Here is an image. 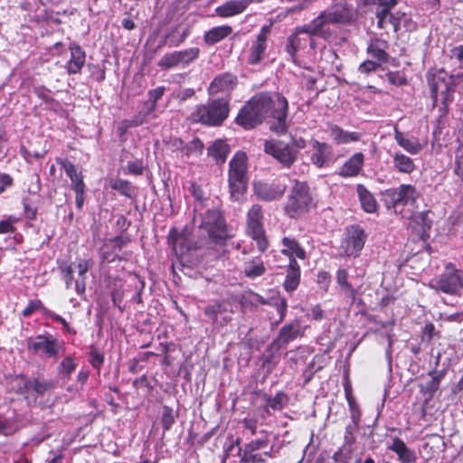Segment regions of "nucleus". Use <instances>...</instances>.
I'll return each instance as SVG.
<instances>
[{
  "mask_svg": "<svg viewBox=\"0 0 463 463\" xmlns=\"http://www.w3.org/2000/svg\"><path fill=\"white\" fill-rule=\"evenodd\" d=\"M109 184L113 190L119 192L127 197H131V185L128 181L118 178L110 179Z\"/></svg>",
  "mask_w": 463,
  "mask_h": 463,
  "instance_id": "obj_44",
  "label": "nucleus"
},
{
  "mask_svg": "<svg viewBox=\"0 0 463 463\" xmlns=\"http://www.w3.org/2000/svg\"><path fill=\"white\" fill-rule=\"evenodd\" d=\"M235 122L245 129H251L260 124L262 120L255 113L253 108L250 106V102L248 101L240 110L235 118Z\"/></svg>",
  "mask_w": 463,
  "mask_h": 463,
  "instance_id": "obj_27",
  "label": "nucleus"
},
{
  "mask_svg": "<svg viewBox=\"0 0 463 463\" xmlns=\"http://www.w3.org/2000/svg\"><path fill=\"white\" fill-rule=\"evenodd\" d=\"M378 64L373 61L367 60L360 64L358 71L361 73L368 74L376 70Z\"/></svg>",
  "mask_w": 463,
  "mask_h": 463,
  "instance_id": "obj_57",
  "label": "nucleus"
},
{
  "mask_svg": "<svg viewBox=\"0 0 463 463\" xmlns=\"http://www.w3.org/2000/svg\"><path fill=\"white\" fill-rule=\"evenodd\" d=\"M92 264L93 263L90 260H80L77 264L78 274H79L80 279H78L75 282V291L79 295H81L85 292V288H86L85 275L88 272V270L90 269Z\"/></svg>",
  "mask_w": 463,
  "mask_h": 463,
  "instance_id": "obj_39",
  "label": "nucleus"
},
{
  "mask_svg": "<svg viewBox=\"0 0 463 463\" xmlns=\"http://www.w3.org/2000/svg\"><path fill=\"white\" fill-rule=\"evenodd\" d=\"M243 270L248 278L255 279L263 275L266 269L260 258H254L244 262Z\"/></svg>",
  "mask_w": 463,
  "mask_h": 463,
  "instance_id": "obj_38",
  "label": "nucleus"
},
{
  "mask_svg": "<svg viewBox=\"0 0 463 463\" xmlns=\"http://www.w3.org/2000/svg\"><path fill=\"white\" fill-rule=\"evenodd\" d=\"M324 311L319 305L314 306L310 309V316L315 320H320L323 318Z\"/></svg>",
  "mask_w": 463,
  "mask_h": 463,
  "instance_id": "obj_60",
  "label": "nucleus"
},
{
  "mask_svg": "<svg viewBox=\"0 0 463 463\" xmlns=\"http://www.w3.org/2000/svg\"><path fill=\"white\" fill-rule=\"evenodd\" d=\"M365 242V234L363 229L353 226L347 230L346 236L342 241L341 250L347 257L359 256Z\"/></svg>",
  "mask_w": 463,
  "mask_h": 463,
  "instance_id": "obj_15",
  "label": "nucleus"
},
{
  "mask_svg": "<svg viewBox=\"0 0 463 463\" xmlns=\"http://www.w3.org/2000/svg\"><path fill=\"white\" fill-rule=\"evenodd\" d=\"M353 19V9L347 1L335 2L331 6L311 21L313 31H319L323 33V38L327 39L329 32L326 29L328 24H347Z\"/></svg>",
  "mask_w": 463,
  "mask_h": 463,
  "instance_id": "obj_4",
  "label": "nucleus"
},
{
  "mask_svg": "<svg viewBox=\"0 0 463 463\" xmlns=\"http://www.w3.org/2000/svg\"><path fill=\"white\" fill-rule=\"evenodd\" d=\"M76 367L77 364L73 359L71 356H67L60 364L58 371L61 374L70 376Z\"/></svg>",
  "mask_w": 463,
  "mask_h": 463,
  "instance_id": "obj_47",
  "label": "nucleus"
},
{
  "mask_svg": "<svg viewBox=\"0 0 463 463\" xmlns=\"http://www.w3.org/2000/svg\"><path fill=\"white\" fill-rule=\"evenodd\" d=\"M281 253L289 259V262L296 259L305 260L306 250L293 237H284L281 241Z\"/></svg>",
  "mask_w": 463,
  "mask_h": 463,
  "instance_id": "obj_28",
  "label": "nucleus"
},
{
  "mask_svg": "<svg viewBox=\"0 0 463 463\" xmlns=\"http://www.w3.org/2000/svg\"><path fill=\"white\" fill-rule=\"evenodd\" d=\"M237 77L232 73L217 75L210 83L208 94L212 96L218 93H231L237 86Z\"/></svg>",
  "mask_w": 463,
  "mask_h": 463,
  "instance_id": "obj_20",
  "label": "nucleus"
},
{
  "mask_svg": "<svg viewBox=\"0 0 463 463\" xmlns=\"http://www.w3.org/2000/svg\"><path fill=\"white\" fill-rule=\"evenodd\" d=\"M75 203L78 209H81L85 201V190L75 192Z\"/></svg>",
  "mask_w": 463,
  "mask_h": 463,
  "instance_id": "obj_62",
  "label": "nucleus"
},
{
  "mask_svg": "<svg viewBox=\"0 0 463 463\" xmlns=\"http://www.w3.org/2000/svg\"><path fill=\"white\" fill-rule=\"evenodd\" d=\"M394 139L397 144L410 155L420 154L425 145L415 137H408L397 128H394Z\"/></svg>",
  "mask_w": 463,
  "mask_h": 463,
  "instance_id": "obj_26",
  "label": "nucleus"
},
{
  "mask_svg": "<svg viewBox=\"0 0 463 463\" xmlns=\"http://www.w3.org/2000/svg\"><path fill=\"white\" fill-rule=\"evenodd\" d=\"M429 287L437 291L455 295L458 291L456 277V269L452 264H448L444 272L438 278L431 279Z\"/></svg>",
  "mask_w": 463,
  "mask_h": 463,
  "instance_id": "obj_16",
  "label": "nucleus"
},
{
  "mask_svg": "<svg viewBox=\"0 0 463 463\" xmlns=\"http://www.w3.org/2000/svg\"><path fill=\"white\" fill-rule=\"evenodd\" d=\"M387 449L397 455L400 463H415L418 459L416 451L410 449L398 437L392 439V442L387 446Z\"/></svg>",
  "mask_w": 463,
  "mask_h": 463,
  "instance_id": "obj_22",
  "label": "nucleus"
},
{
  "mask_svg": "<svg viewBox=\"0 0 463 463\" xmlns=\"http://www.w3.org/2000/svg\"><path fill=\"white\" fill-rule=\"evenodd\" d=\"M165 93V87H157L155 90H152L148 92L149 99L153 103V109L156 107V103L158 99L162 98Z\"/></svg>",
  "mask_w": 463,
  "mask_h": 463,
  "instance_id": "obj_58",
  "label": "nucleus"
},
{
  "mask_svg": "<svg viewBox=\"0 0 463 463\" xmlns=\"http://www.w3.org/2000/svg\"><path fill=\"white\" fill-rule=\"evenodd\" d=\"M300 267L298 264L297 260H292L289 262L287 275L284 281V288L290 292L297 289L299 281H300Z\"/></svg>",
  "mask_w": 463,
  "mask_h": 463,
  "instance_id": "obj_36",
  "label": "nucleus"
},
{
  "mask_svg": "<svg viewBox=\"0 0 463 463\" xmlns=\"http://www.w3.org/2000/svg\"><path fill=\"white\" fill-rule=\"evenodd\" d=\"M255 113L263 121L267 118H272L276 121L270 126V129L278 134L287 131L288 100L279 93H259L250 100Z\"/></svg>",
  "mask_w": 463,
  "mask_h": 463,
  "instance_id": "obj_1",
  "label": "nucleus"
},
{
  "mask_svg": "<svg viewBox=\"0 0 463 463\" xmlns=\"http://www.w3.org/2000/svg\"><path fill=\"white\" fill-rule=\"evenodd\" d=\"M43 307L40 300L30 301L28 306L23 310V316L25 317H30L35 310Z\"/></svg>",
  "mask_w": 463,
  "mask_h": 463,
  "instance_id": "obj_56",
  "label": "nucleus"
},
{
  "mask_svg": "<svg viewBox=\"0 0 463 463\" xmlns=\"http://www.w3.org/2000/svg\"><path fill=\"white\" fill-rule=\"evenodd\" d=\"M26 387L33 389L37 393H43L45 391L52 388L53 384L51 382H43L38 379H34L33 381H29L26 383Z\"/></svg>",
  "mask_w": 463,
  "mask_h": 463,
  "instance_id": "obj_46",
  "label": "nucleus"
},
{
  "mask_svg": "<svg viewBox=\"0 0 463 463\" xmlns=\"http://www.w3.org/2000/svg\"><path fill=\"white\" fill-rule=\"evenodd\" d=\"M175 416L174 410L171 407L164 406L161 423L164 430H168L171 429L172 425L175 423Z\"/></svg>",
  "mask_w": 463,
  "mask_h": 463,
  "instance_id": "obj_45",
  "label": "nucleus"
},
{
  "mask_svg": "<svg viewBox=\"0 0 463 463\" xmlns=\"http://www.w3.org/2000/svg\"><path fill=\"white\" fill-rule=\"evenodd\" d=\"M303 333L304 328L301 326L300 322L298 320H294L291 323L284 325L280 328L279 335L274 340L273 345L277 347H281L302 335Z\"/></svg>",
  "mask_w": 463,
  "mask_h": 463,
  "instance_id": "obj_21",
  "label": "nucleus"
},
{
  "mask_svg": "<svg viewBox=\"0 0 463 463\" xmlns=\"http://www.w3.org/2000/svg\"><path fill=\"white\" fill-rule=\"evenodd\" d=\"M229 146L222 140L215 141L209 148L208 154L213 157L218 163H223L229 154Z\"/></svg>",
  "mask_w": 463,
  "mask_h": 463,
  "instance_id": "obj_40",
  "label": "nucleus"
},
{
  "mask_svg": "<svg viewBox=\"0 0 463 463\" xmlns=\"http://www.w3.org/2000/svg\"><path fill=\"white\" fill-rule=\"evenodd\" d=\"M57 164L64 170L66 175L71 179V189L76 191L86 190L81 172H78L75 165L66 158H57Z\"/></svg>",
  "mask_w": 463,
  "mask_h": 463,
  "instance_id": "obj_23",
  "label": "nucleus"
},
{
  "mask_svg": "<svg viewBox=\"0 0 463 463\" xmlns=\"http://www.w3.org/2000/svg\"><path fill=\"white\" fill-rule=\"evenodd\" d=\"M276 452L270 443V436L268 434L251 440L245 446V458L253 463H263L266 458L275 457Z\"/></svg>",
  "mask_w": 463,
  "mask_h": 463,
  "instance_id": "obj_11",
  "label": "nucleus"
},
{
  "mask_svg": "<svg viewBox=\"0 0 463 463\" xmlns=\"http://www.w3.org/2000/svg\"><path fill=\"white\" fill-rule=\"evenodd\" d=\"M16 431L14 421L10 419H0V435L11 436Z\"/></svg>",
  "mask_w": 463,
  "mask_h": 463,
  "instance_id": "obj_49",
  "label": "nucleus"
},
{
  "mask_svg": "<svg viewBox=\"0 0 463 463\" xmlns=\"http://www.w3.org/2000/svg\"><path fill=\"white\" fill-rule=\"evenodd\" d=\"M456 79L455 75H449L444 70L428 74V83L434 105H436L439 97H440L444 109H448L449 104L453 100Z\"/></svg>",
  "mask_w": 463,
  "mask_h": 463,
  "instance_id": "obj_7",
  "label": "nucleus"
},
{
  "mask_svg": "<svg viewBox=\"0 0 463 463\" xmlns=\"http://www.w3.org/2000/svg\"><path fill=\"white\" fill-rule=\"evenodd\" d=\"M228 181L231 198L240 201L247 187V156L243 152H238L229 164Z\"/></svg>",
  "mask_w": 463,
  "mask_h": 463,
  "instance_id": "obj_6",
  "label": "nucleus"
},
{
  "mask_svg": "<svg viewBox=\"0 0 463 463\" xmlns=\"http://www.w3.org/2000/svg\"><path fill=\"white\" fill-rule=\"evenodd\" d=\"M270 33L269 26H263L260 29L256 40L250 48L248 55V63L251 65L259 64L265 57L267 50L268 36Z\"/></svg>",
  "mask_w": 463,
  "mask_h": 463,
  "instance_id": "obj_19",
  "label": "nucleus"
},
{
  "mask_svg": "<svg viewBox=\"0 0 463 463\" xmlns=\"http://www.w3.org/2000/svg\"><path fill=\"white\" fill-rule=\"evenodd\" d=\"M312 197L305 183L296 181L288 198L285 210L290 217H295L309 209Z\"/></svg>",
  "mask_w": 463,
  "mask_h": 463,
  "instance_id": "obj_10",
  "label": "nucleus"
},
{
  "mask_svg": "<svg viewBox=\"0 0 463 463\" xmlns=\"http://www.w3.org/2000/svg\"><path fill=\"white\" fill-rule=\"evenodd\" d=\"M229 113L230 99L218 98L211 99L205 104L196 106L189 118L193 122L217 127L228 118Z\"/></svg>",
  "mask_w": 463,
  "mask_h": 463,
  "instance_id": "obj_3",
  "label": "nucleus"
},
{
  "mask_svg": "<svg viewBox=\"0 0 463 463\" xmlns=\"http://www.w3.org/2000/svg\"><path fill=\"white\" fill-rule=\"evenodd\" d=\"M287 188V177L276 179L271 183L259 181L253 184L254 194L260 200L265 202L281 198Z\"/></svg>",
  "mask_w": 463,
  "mask_h": 463,
  "instance_id": "obj_12",
  "label": "nucleus"
},
{
  "mask_svg": "<svg viewBox=\"0 0 463 463\" xmlns=\"http://www.w3.org/2000/svg\"><path fill=\"white\" fill-rule=\"evenodd\" d=\"M251 0H228L215 8L218 16L228 18L243 13Z\"/></svg>",
  "mask_w": 463,
  "mask_h": 463,
  "instance_id": "obj_25",
  "label": "nucleus"
},
{
  "mask_svg": "<svg viewBox=\"0 0 463 463\" xmlns=\"http://www.w3.org/2000/svg\"><path fill=\"white\" fill-rule=\"evenodd\" d=\"M90 362L91 365L94 368H96L97 370H99L101 365L104 363V355L101 353H99L98 350L92 349L90 352Z\"/></svg>",
  "mask_w": 463,
  "mask_h": 463,
  "instance_id": "obj_53",
  "label": "nucleus"
},
{
  "mask_svg": "<svg viewBox=\"0 0 463 463\" xmlns=\"http://www.w3.org/2000/svg\"><path fill=\"white\" fill-rule=\"evenodd\" d=\"M288 397L283 392H279L274 397H268L266 401V411L269 412V409L273 411H281L288 403Z\"/></svg>",
  "mask_w": 463,
  "mask_h": 463,
  "instance_id": "obj_43",
  "label": "nucleus"
},
{
  "mask_svg": "<svg viewBox=\"0 0 463 463\" xmlns=\"http://www.w3.org/2000/svg\"><path fill=\"white\" fill-rule=\"evenodd\" d=\"M356 192L363 210L373 213L378 209V203L372 193L363 184H358Z\"/></svg>",
  "mask_w": 463,
  "mask_h": 463,
  "instance_id": "obj_33",
  "label": "nucleus"
},
{
  "mask_svg": "<svg viewBox=\"0 0 463 463\" xmlns=\"http://www.w3.org/2000/svg\"><path fill=\"white\" fill-rule=\"evenodd\" d=\"M439 381H440V378L439 376H434L430 384H429V387L428 389L430 391V392H435L438 388H439Z\"/></svg>",
  "mask_w": 463,
  "mask_h": 463,
  "instance_id": "obj_64",
  "label": "nucleus"
},
{
  "mask_svg": "<svg viewBox=\"0 0 463 463\" xmlns=\"http://www.w3.org/2000/svg\"><path fill=\"white\" fill-rule=\"evenodd\" d=\"M386 43L384 41L376 40L368 46L369 54L381 62L388 60V54L385 52Z\"/></svg>",
  "mask_w": 463,
  "mask_h": 463,
  "instance_id": "obj_42",
  "label": "nucleus"
},
{
  "mask_svg": "<svg viewBox=\"0 0 463 463\" xmlns=\"http://www.w3.org/2000/svg\"><path fill=\"white\" fill-rule=\"evenodd\" d=\"M203 149V143L198 138H195L184 146V152L187 156H197L202 154Z\"/></svg>",
  "mask_w": 463,
  "mask_h": 463,
  "instance_id": "obj_48",
  "label": "nucleus"
},
{
  "mask_svg": "<svg viewBox=\"0 0 463 463\" xmlns=\"http://www.w3.org/2000/svg\"><path fill=\"white\" fill-rule=\"evenodd\" d=\"M386 76L388 81L395 86H402L406 84V79L399 72H389Z\"/></svg>",
  "mask_w": 463,
  "mask_h": 463,
  "instance_id": "obj_54",
  "label": "nucleus"
},
{
  "mask_svg": "<svg viewBox=\"0 0 463 463\" xmlns=\"http://www.w3.org/2000/svg\"><path fill=\"white\" fill-rule=\"evenodd\" d=\"M247 233L256 241L260 252H264L269 247V241L263 228L262 208L259 204H253L247 213Z\"/></svg>",
  "mask_w": 463,
  "mask_h": 463,
  "instance_id": "obj_9",
  "label": "nucleus"
},
{
  "mask_svg": "<svg viewBox=\"0 0 463 463\" xmlns=\"http://www.w3.org/2000/svg\"><path fill=\"white\" fill-rule=\"evenodd\" d=\"M197 224L200 236L208 239L211 242L223 245L232 237L231 229L222 211L217 207L207 209L194 219Z\"/></svg>",
  "mask_w": 463,
  "mask_h": 463,
  "instance_id": "obj_2",
  "label": "nucleus"
},
{
  "mask_svg": "<svg viewBox=\"0 0 463 463\" xmlns=\"http://www.w3.org/2000/svg\"><path fill=\"white\" fill-rule=\"evenodd\" d=\"M232 32V28L230 25L213 27L204 33L203 41L208 45H213L228 37Z\"/></svg>",
  "mask_w": 463,
  "mask_h": 463,
  "instance_id": "obj_35",
  "label": "nucleus"
},
{
  "mask_svg": "<svg viewBox=\"0 0 463 463\" xmlns=\"http://www.w3.org/2000/svg\"><path fill=\"white\" fill-rule=\"evenodd\" d=\"M314 152L311 156L312 163L317 167L326 165L331 158L332 147L324 142L315 141L313 144Z\"/></svg>",
  "mask_w": 463,
  "mask_h": 463,
  "instance_id": "obj_29",
  "label": "nucleus"
},
{
  "mask_svg": "<svg viewBox=\"0 0 463 463\" xmlns=\"http://www.w3.org/2000/svg\"><path fill=\"white\" fill-rule=\"evenodd\" d=\"M44 314H45L48 317H50V318H52V319H53V320L57 321V322H58V324H61V325H62V326H63V329H64L65 331H67V332H71V327H70L69 324H68V323L66 322V320H65L62 317H61L60 315H57V314H55L54 312L50 311V310H47V309H45V310H44Z\"/></svg>",
  "mask_w": 463,
  "mask_h": 463,
  "instance_id": "obj_55",
  "label": "nucleus"
},
{
  "mask_svg": "<svg viewBox=\"0 0 463 463\" xmlns=\"http://www.w3.org/2000/svg\"><path fill=\"white\" fill-rule=\"evenodd\" d=\"M264 150L286 167H289L297 159L298 151L289 145L280 141H265Z\"/></svg>",
  "mask_w": 463,
  "mask_h": 463,
  "instance_id": "obj_14",
  "label": "nucleus"
},
{
  "mask_svg": "<svg viewBox=\"0 0 463 463\" xmlns=\"http://www.w3.org/2000/svg\"><path fill=\"white\" fill-rule=\"evenodd\" d=\"M392 157L393 167L399 173L411 174L416 168L413 159L400 151H395Z\"/></svg>",
  "mask_w": 463,
  "mask_h": 463,
  "instance_id": "obj_34",
  "label": "nucleus"
},
{
  "mask_svg": "<svg viewBox=\"0 0 463 463\" xmlns=\"http://www.w3.org/2000/svg\"><path fill=\"white\" fill-rule=\"evenodd\" d=\"M256 300L263 305H269L276 308L279 315V321L281 322L286 317L288 303L286 298L280 297L279 294L276 296H272L271 298L265 299L263 297L260 295H256Z\"/></svg>",
  "mask_w": 463,
  "mask_h": 463,
  "instance_id": "obj_37",
  "label": "nucleus"
},
{
  "mask_svg": "<svg viewBox=\"0 0 463 463\" xmlns=\"http://www.w3.org/2000/svg\"><path fill=\"white\" fill-rule=\"evenodd\" d=\"M223 306L221 302H216L213 305L208 306L204 309V314L211 318L213 321H216L218 315L223 311Z\"/></svg>",
  "mask_w": 463,
  "mask_h": 463,
  "instance_id": "obj_50",
  "label": "nucleus"
},
{
  "mask_svg": "<svg viewBox=\"0 0 463 463\" xmlns=\"http://www.w3.org/2000/svg\"><path fill=\"white\" fill-rule=\"evenodd\" d=\"M453 56L459 62V71L455 75L456 78H463V45H459L452 50Z\"/></svg>",
  "mask_w": 463,
  "mask_h": 463,
  "instance_id": "obj_52",
  "label": "nucleus"
},
{
  "mask_svg": "<svg viewBox=\"0 0 463 463\" xmlns=\"http://www.w3.org/2000/svg\"><path fill=\"white\" fill-rule=\"evenodd\" d=\"M71 58L65 65V69L69 74H77L80 72L86 61L85 51L76 43H72L69 46Z\"/></svg>",
  "mask_w": 463,
  "mask_h": 463,
  "instance_id": "obj_24",
  "label": "nucleus"
},
{
  "mask_svg": "<svg viewBox=\"0 0 463 463\" xmlns=\"http://www.w3.org/2000/svg\"><path fill=\"white\" fill-rule=\"evenodd\" d=\"M348 273L345 269H339L336 272V282L340 286L342 291L349 297L353 301L355 298L356 289L348 282Z\"/></svg>",
  "mask_w": 463,
  "mask_h": 463,
  "instance_id": "obj_41",
  "label": "nucleus"
},
{
  "mask_svg": "<svg viewBox=\"0 0 463 463\" xmlns=\"http://www.w3.org/2000/svg\"><path fill=\"white\" fill-rule=\"evenodd\" d=\"M200 53V49L192 47L183 51H175L165 53L158 61V66L165 70L174 67H186L189 63L195 61Z\"/></svg>",
  "mask_w": 463,
  "mask_h": 463,
  "instance_id": "obj_13",
  "label": "nucleus"
},
{
  "mask_svg": "<svg viewBox=\"0 0 463 463\" xmlns=\"http://www.w3.org/2000/svg\"><path fill=\"white\" fill-rule=\"evenodd\" d=\"M17 220L18 219L14 216H9L8 219L0 221V234L14 232V224L17 222Z\"/></svg>",
  "mask_w": 463,
  "mask_h": 463,
  "instance_id": "obj_51",
  "label": "nucleus"
},
{
  "mask_svg": "<svg viewBox=\"0 0 463 463\" xmlns=\"http://www.w3.org/2000/svg\"><path fill=\"white\" fill-rule=\"evenodd\" d=\"M27 345L28 348L35 354H43L48 357H56L61 348V345L55 338L43 335L28 339Z\"/></svg>",
  "mask_w": 463,
  "mask_h": 463,
  "instance_id": "obj_17",
  "label": "nucleus"
},
{
  "mask_svg": "<svg viewBox=\"0 0 463 463\" xmlns=\"http://www.w3.org/2000/svg\"><path fill=\"white\" fill-rule=\"evenodd\" d=\"M391 8L380 9L376 13L377 24L386 31L397 32L400 27V18L391 13Z\"/></svg>",
  "mask_w": 463,
  "mask_h": 463,
  "instance_id": "obj_32",
  "label": "nucleus"
},
{
  "mask_svg": "<svg viewBox=\"0 0 463 463\" xmlns=\"http://www.w3.org/2000/svg\"><path fill=\"white\" fill-rule=\"evenodd\" d=\"M89 378V371L88 370H80L77 375V381L81 384H85Z\"/></svg>",
  "mask_w": 463,
  "mask_h": 463,
  "instance_id": "obj_63",
  "label": "nucleus"
},
{
  "mask_svg": "<svg viewBox=\"0 0 463 463\" xmlns=\"http://www.w3.org/2000/svg\"><path fill=\"white\" fill-rule=\"evenodd\" d=\"M128 171L134 175H141L143 173V165L138 161H131L128 163Z\"/></svg>",
  "mask_w": 463,
  "mask_h": 463,
  "instance_id": "obj_59",
  "label": "nucleus"
},
{
  "mask_svg": "<svg viewBox=\"0 0 463 463\" xmlns=\"http://www.w3.org/2000/svg\"><path fill=\"white\" fill-rule=\"evenodd\" d=\"M420 193L411 184H401L397 188L386 189L382 193V200L387 208H395L398 205H411L416 207Z\"/></svg>",
  "mask_w": 463,
  "mask_h": 463,
  "instance_id": "obj_8",
  "label": "nucleus"
},
{
  "mask_svg": "<svg viewBox=\"0 0 463 463\" xmlns=\"http://www.w3.org/2000/svg\"><path fill=\"white\" fill-rule=\"evenodd\" d=\"M168 242L177 257H183L195 247L187 229L178 231L176 228H172L169 232Z\"/></svg>",
  "mask_w": 463,
  "mask_h": 463,
  "instance_id": "obj_18",
  "label": "nucleus"
},
{
  "mask_svg": "<svg viewBox=\"0 0 463 463\" xmlns=\"http://www.w3.org/2000/svg\"><path fill=\"white\" fill-rule=\"evenodd\" d=\"M329 135L336 145H345L350 142H356L361 137L360 133L346 131L337 125H331L329 127Z\"/></svg>",
  "mask_w": 463,
  "mask_h": 463,
  "instance_id": "obj_31",
  "label": "nucleus"
},
{
  "mask_svg": "<svg viewBox=\"0 0 463 463\" xmlns=\"http://www.w3.org/2000/svg\"><path fill=\"white\" fill-rule=\"evenodd\" d=\"M373 2L378 5L381 9L392 8L397 4V0H373Z\"/></svg>",
  "mask_w": 463,
  "mask_h": 463,
  "instance_id": "obj_61",
  "label": "nucleus"
},
{
  "mask_svg": "<svg viewBox=\"0 0 463 463\" xmlns=\"http://www.w3.org/2000/svg\"><path fill=\"white\" fill-rule=\"evenodd\" d=\"M364 156L361 152L354 154L340 168L339 175L343 177H353L359 175L364 165Z\"/></svg>",
  "mask_w": 463,
  "mask_h": 463,
  "instance_id": "obj_30",
  "label": "nucleus"
},
{
  "mask_svg": "<svg viewBox=\"0 0 463 463\" xmlns=\"http://www.w3.org/2000/svg\"><path fill=\"white\" fill-rule=\"evenodd\" d=\"M314 36L323 37V33L319 29L317 32L313 31L311 22L303 26H298L294 32L288 36L284 50L288 54L293 63L300 65L298 52L305 51L307 46L312 50L315 49Z\"/></svg>",
  "mask_w": 463,
  "mask_h": 463,
  "instance_id": "obj_5",
  "label": "nucleus"
}]
</instances>
